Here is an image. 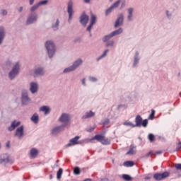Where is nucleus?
Wrapping results in <instances>:
<instances>
[{
    "instance_id": "4d7b16f0",
    "label": "nucleus",
    "mask_w": 181,
    "mask_h": 181,
    "mask_svg": "<svg viewBox=\"0 0 181 181\" xmlns=\"http://www.w3.org/2000/svg\"><path fill=\"white\" fill-rule=\"evenodd\" d=\"M22 11H23V6H20L18 8V12H19L21 13V12H22Z\"/></svg>"
},
{
    "instance_id": "412c9836",
    "label": "nucleus",
    "mask_w": 181,
    "mask_h": 181,
    "mask_svg": "<svg viewBox=\"0 0 181 181\" xmlns=\"http://www.w3.org/2000/svg\"><path fill=\"white\" fill-rule=\"evenodd\" d=\"M19 125H21V122H16V120H13L11 122V126L8 127V131H9V132H12V131H14L16 128H18V127H19Z\"/></svg>"
},
{
    "instance_id": "c756f323",
    "label": "nucleus",
    "mask_w": 181,
    "mask_h": 181,
    "mask_svg": "<svg viewBox=\"0 0 181 181\" xmlns=\"http://www.w3.org/2000/svg\"><path fill=\"white\" fill-rule=\"evenodd\" d=\"M31 121H33V122H34V124H37L39 122V115H37V113H35L31 117Z\"/></svg>"
},
{
    "instance_id": "6e6552de",
    "label": "nucleus",
    "mask_w": 181,
    "mask_h": 181,
    "mask_svg": "<svg viewBox=\"0 0 181 181\" xmlns=\"http://www.w3.org/2000/svg\"><path fill=\"white\" fill-rule=\"evenodd\" d=\"M45 73L46 71H45V67L36 66L33 69V77H34V78H36L37 77H42L45 76Z\"/></svg>"
},
{
    "instance_id": "b1692460",
    "label": "nucleus",
    "mask_w": 181,
    "mask_h": 181,
    "mask_svg": "<svg viewBox=\"0 0 181 181\" xmlns=\"http://www.w3.org/2000/svg\"><path fill=\"white\" fill-rule=\"evenodd\" d=\"M95 115V112L90 110L86 112L83 116L82 119H88V118H93Z\"/></svg>"
},
{
    "instance_id": "473e14b6",
    "label": "nucleus",
    "mask_w": 181,
    "mask_h": 181,
    "mask_svg": "<svg viewBox=\"0 0 181 181\" xmlns=\"http://www.w3.org/2000/svg\"><path fill=\"white\" fill-rule=\"evenodd\" d=\"M37 149L36 148H32L30 151V155L31 156V158H36V156H37Z\"/></svg>"
},
{
    "instance_id": "13d9d810",
    "label": "nucleus",
    "mask_w": 181,
    "mask_h": 181,
    "mask_svg": "<svg viewBox=\"0 0 181 181\" xmlns=\"http://www.w3.org/2000/svg\"><path fill=\"white\" fill-rule=\"evenodd\" d=\"M181 148V141L178 143V146L176 148V151H179Z\"/></svg>"
},
{
    "instance_id": "79ce46f5",
    "label": "nucleus",
    "mask_w": 181,
    "mask_h": 181,
    "mask_svg": "<svg viewBox=\"0 0 181 181\" xmlns=\"http://www.w3.org/2000/svg\"><path fill=\"white\" fill-rule=\"evenodd\" d=\"M120 4H121V0H117L111 6L113 7V9H115V8H118Z\"/></svg>"
},
{
    "instance_id": "09e8293b",
    "label": "nucleus",
    "mask_w": 181,
    "mask_h": 181,
    "mask_svg": "<svg viewBox=\"0 0 181 181\" xmlns=\"http://www.w3.org/2000/svg\"><path fill=\"white\" fill-rule=\"evenodd\" d=\"M154 117H155V110H151V113L148 117V119H153Z\"/></svg>"
},
{
    "instance_id": "a211bd4d",
    "label": "nucleus",
    "mask_w": 181,
    "mask_h": 181,
    "mask_svg": "<svg viewBox=\"0 0 181 181\" xmlns=\"http://www.w3.org/2000/svg\"><path fill=\"white\" fill-rule=\"evenodd\" d=\"M134 8L132 7H130L127 8V21L128 22H132L134 21Z\"/></svg>"
},
{
    "instance_id": "0eeeda50",
    "label": "nucleus",
    "mask_w": 181,
    "mask_h": 181,
    "mask_svg": "<svg viewBox=\"0 0 181 181\" xmlns=\"http://www.w3.org/2000/svg\"><path fill=\"white\" fill-rule=\"evenodd\" d=\"M32 103V99L29 97L28 90H24L21 93V104L22 105H28Z\"/></svg>"
},
{
    "instance_id": "f8f14e48",
    "label": "nucleus",
    "mask_w": 181,
    "mask_h": 181,
    "mask_svg": "<svg viewBox=\"0 0 181 181\" xmlns=\"http://www.w3.org/2000/svg\"><path fill=\"white\" fill-rule=\"evenodd\" d=\"M141 61V55L139 51H136L133 56V62H132V68L136 69L138 65L139 64V62Z\"/></svg>"
},
{
    "instance_id": "a878e982",
    "label": "nucleus",
    "mask_w": 181,
    "mask_h": 181,
    "mask_svg": "<svg viewBox=\"0 0 181 181\" xmlns=\"http://www.w3.org/2000/svg\"><path fill=\"white\" fill-rule=\"evenodd\" d=\"M124 33V29L122 28H119L117 30H114L113 32L110 33H112V35L113 36H119V35H121Z\"/></svg>"
},
{
    "instance_id": "ea45409f",
    "label": "nucleus",
    "mask_w": 181,
    "mask_h": 181,
    "mask_svg": "<svg viewBox=\"0 0 181 181\" xmlns=\"http://www.w3.org/2000/svg\"><path fill=\"white\" fill-rule=\"evenodd\" d=\"M47 4H49V0H42L37 3L38 6H43L45 5H47Z\"/></svg>"
},
{
    "instance_id": "7c9ffc66",
    "label": "nucleus",
    "mask_w": 181,
    "mask_h": 181,
    "mask_svg": "<svg viewBox=\"0 0 181 181\" xmlns=\"http://www.w3.org/2000/svg\"><path fill=\"white\" fill-rule=\"evenodd\" d=\"M165 15H166L167 19H168V21H171V19H173V11H170V10H166Z\"/></svg>"
},
{
    "instance_id": "2f4dec72",
    "label": "nucleus",
    "mask_w": 181,
    "mask_h": 181,
    "mask_svg": "<svg viewBox=\"0 0 181 181\" xmlns=\"http://www.w3.org/2000/svg\"><path fill=\"white\" fill-rule=\"evenodd\" d=\"M112 37H113L112 34L110 33V34L105 35L102 40L104 43L109 42L110 39H112Z\"/></svg>"
},
{
    "instance_id": "f3484780",
    "label": "nucleus",
    "mask_w": 181,
    "mask_h": 181,
    "mask_svg": "<svg viewBox=\"0 0 181 181\" xmlns=\"http://www.w3.org/2000/svg\"><path fill=\"white\" fill-rule=\"evenodd\" d=\"M5 37H6V30H5V27L0 26V46L4 43Z\"/></svg>"
},
{
    "instance_id": "864d4df0",
    "label": "nucleus",
    "mask_w": 181,
    "mask_h": 181,
    "mask_svg": "<svg viewBox=\"0 0 181 181\" xmlns=\"http://www.w3.org/2000/svg\"><path fill=\"white\" fill-rule=\"evenodd\" d=\"M93 26V25L90 24V25L87 27V28H86V32H91V29H92Z\"/></svg>"
},
{
    "instance_id": "0e129e2a",
    "label": "nucleus",
    "mask_w": 181,
    "mask_h": 181,
    "mask_svg": "<svg viewBox=\"0 0 181 181\" xmlns=\"http://www.w3.org/2000/svg\"><path fill=\"white\" fill-rule=\"evenodd\" d=\"M151 153H152V151L148 152V153L146 155V158H149V156H151Z\"/></svg>"
},
{
    "instance_id": "e2e57ef3",
    "label": "nucleus",
    "mask_w": 181,
    "mask_h": 181,
    "mask_svg": "<svg viewBox=\"0 0 181 181\" xmlns=\"http://www.w3.org/2000/svg\"><path fill=\"white\" fill-rule=\"evenodd\" d=\"M83 2L85 4H90V2H91V0H83Z\"/></svg>"
},
{
    "instance_id": "1a4fd4ad",
    "label": "nucleus",
    "mask_w": 181,
    "mask_h": 181,
    "mask_svg": "<svg viewBox=\"0 0 181 181\" xmlns=\"http://www.w3.org/2000/svg\"><path fill=\"white\" fill-rule=\"evenodd\" d=\"M37 13H30L28 14L27 17V20L25 22V25L29 26V25H33L35 22H37Z\"/></svg>"
},
{
    "instance_id": "393cba45",
    "label": "nucleus",
    "mask_w": 181,
    "mask_h": 181,
    "mask_svg": "<svg viewBox=\"0 0 181 181\" xmlns=\"http://www.w3.org/2000/svg\"><path fill=\"white\" fill-rule=\"evenodd\" d=\"M40 111L44 112L45 115H49V114H50V107H49V106L44 105L40 108Z\"/></svg>"
},
{
    "instance_id": "a19ab883",
    "label": "nucleus",
    "mask_w": 181,
    "mask_h": 181,
    "mask_svg": "<svg viewBox=\"0 0 181 181\" xmlns=\"http://www.w3.org/2000/svg\"><path fill=\"white\" fill-rule=\"evenodd\" d=\"M62 175H63V169L59 168L57 173V178L62 179Z\"/></svg>"
},
{
    "instance_id": "3c124183",
    "label": "nucleus",
    "mask_w": 181,
    "mask_h": 181,
    "mask_svg": "<svg viewBox=\"0 0 181 181\" xmlns=\"http://www.w3.org/2000/svg\"><path fill=\"white\" fill-rule=\"evenodd\" d=\"M81 84H82V86H83V87H87V83H86V78H82L81 81Z\"/></svg>"
},
{
    "instance_id": "de8ad7c7",
    "label": "nucleus",
    "mask_w": 181,
    "mask_h": 181,
    "mask_svg": "<svg viewBox=\"0 0 181 181\" xmlns=\"http://www.w3.org/2000/svg\"><path fill=\"white\" fill-rule=\"evenodd\" d=\"M102 125H108V124H110V119L108 118H106V119H104L103 120H102Z\"/></svg>"
},
{
    "instance_id": "f704fd0d",
    "label": "nucleus",
    "mask_w": 181,
    "mask_h": 181,
    "mask_svg": "<svg viewBox=\"0 0 181 181\" xmlns=\"http://www.w3.org/2000/svg\"><path fill=\"white\" fill-rule=\"evenodd\" d=\"M39 4H35L33 6H31V8H30V11L31 12V13H35V11H37V9H39Z\"/></svg>"
},
{
    "instance_id": "4468645a",
    "label": "nucleus",
    "mask_w": 181,
    "mask_h": 181,
    "mask_svg": "<svg viewBox=\"0 0 181 181\" xmlns=\"http://www.w3.org/2000/svg\"><path fill=\"white\" fill-rule=\"evenodd\" d=\"M25 127L23 125L20 126L18 128L16 129L15 132V136H17L18 139H22V136L25 135Z\"/></svg>"
},
{
    "instance_id": "bf43d9fd",
    "label": "nucleus",
    "mask_w": 181,
    "mask_h": 181,
    "mask_svg": "<svg viewBox=\"0 0 181 181\" xmlns=\"http://www.w3.org/2000/svg\"><path fill=\"white\" fill-rule=\"evenodd\" d=\"M6 148H10V146H11V142H10V141H7V142L6 143Z\"/></svg>"
},
{
    "instance_id": "4be33fe9",
    "label": "nucleus",
    "mask_w": 181,
    "mask_h": 181,
    "mask_svg": "<svg viewBox=\"0 0 181 181\" xmlns=\"http://www.w3.org/2000/svg\"><path fill=\"white\" fill-rule=\"evenodd\" d=\"M136 153V146L132 144L129 146V151L126 153V155H129L132 156V155H135Z\"/></svg>"
},
{
    "instance_id": "5701e85b",
    "label": "nucleus",
    "mask_w": 181,
    "mask_h": 181,
    "mask_svg": "<svg viewBox=\"0 0 181 181\" xmlns=\"http://www.w3.org/2000/svg\"><path fill=\"white\" fill-rule=\"evenodd\" d=\"M83 64V59L81 58H79L76 59L72 64V67L75 69L77 70L78 67H80Z\"/></svg>"
},
{
    "instance_id": "ddd939ff",
    "label": "nucleus",
    "mask_w": 181,
    "mask_h": 181,
    "mask_svg": "<svg viewBox=\"0 0 181 181\" xmlns=\"http://www.w3.org/2000/svg\"><path fill=\"white\" fill-rule=\"evenodd\" d=\"M166 177H169V172L165 171L163 173H156L153 175V179L155 180H163V179H166Z\"/></svg>"
},
{
    "instance_id": "052dcab7",
    "label": "nucleus",
    "mask_w": 181,
    "mask_h": 181,
    "mask_svg": "<svg viewBox=\"0 0 181 181\" xmlns=\"http://www.w3.org/2000/svg\"><path fill=\"white\" fill-rule=\"evenodd\" d=\"M35 4V0H29V5H33Z\"/></svg>"
},
{
    "instance_id": "dca6fc26",
    "label": "nucleus",
    "mask_w": 181,
    "mask_h": 181,
    "mask_svg": "<svg viewBox=\"0 0 181 181\" xmlns=\"http://www.w3.org/2000/svg\"><path fill=\"white\" fill-rule=\"evenodd\" d=\"M37 90H39V86L37 85V82H30V91L31 94H36V93H37Z\"/></svg>"
},
{
    "instance_id": "e433bc0d",
    "label": "nucleus",
    "mask_w": 181,
    "mask_h": 181,
    "mask_svg": "<svg viewBox=\"0 0 181 181\" xmlns=\"http://www.w3.org/2000/svg\"><path fill=\"white\" fill-rule=\"evenodd\" d=\"M122 125H124V127H131L132 128H135V124H134L132 122L128 120L123 122Z\"/></svg>"
},
{
    "instance_id": "72a5a7b5",
    "label": "nucleus",
    "mask_w": 181,
    "mask_h": 181,
    "mask_svg": "<svg viewBox=\"0 0 181 181\" xmlns=\"http://www.w3.org/2000/svg\"><path fill=\"white\" fill-rule=\"evenodd\" d=\"M95 22H97V16L94 14H91L90 24L94 26V25H95Z\"/></svg>"
},
{
    "instance_id": "603ef678",
    "label": "nucleus",
    "mask_w": 181,
    "mask_h": 181,
    "mask_svg": "<svg viewBox=\"0 0 181 181\" xmlns=\"http://www.w3.org/2000/svg\"><path fill=\"white\" fill-rule=\"evenodd\" d=\"M122 108H124V109L127 108V105H119L118 107H117V110H121Z\"/></svg>"
},
{
    "instance_id": "774afa93",
    "label": "nucleus",
    "mask_w": 181,
    "mask_h": 181,
    "mask_svg": "<svg viewBox=\"0 0 181 181\" xmlns=\"http://www.w3.org/2000/svg\"><path fill=\"white\" fill-rule=\"evenodd\" d=\"M88 33H89L90 37H91V36H93V34L91 33V31H90V32H88Z\"/></svg>"
},
{
    "instance_id": "58836bf2",
    "label": "nucleus",
    "mask_w": 181,
    "mask_h": 181,
    "mask_svg": "<svg viewBox=\"0 0 181 181\" xmlns=\"http://www.w3.org/2000/svg\"><path fill=\"white\" fill-rule=\"evenodd\" d=\"M122 179L126 181H131L132 180V177L128 174H123L122 175Z\"/></svg>"
},
{
    "instance_id": "423d86ee",
    "label": "nucleus",
    "mask_w": 181,
    "mask_h": 181,
    "mask_svg": "<svg viewBox=\"0 0 181 181\" xmlns=\"http://www.w3.org/2000/svg\"><path fill=\"white\" fill-rule=\"evenodd\" d=\"M13 159H12L7 153L0 154V165H12Z\"/></svg>"
},
{
    "instance_id": "2eb2a0df",
    "label": "nucleus",
    "mask_w": 181,
    "mask_h": 181,
    "mask_svg": "<svg viewBox=\"0 0 181 181\" xmlns=\"http://www.w3.org/2000/svg\"><path fill=\"white\" fill-rule=\"evenodd\" d=\"M90 18L86 13H83L82 15L80 16L79 22L81 24L82 26H87V24L88 23Z\"/></svg>"
},
{
    "instance_id": "bb28decb",
    "label": "nucleus",
    "mask_w": 181,
    "mask_h": 181,
    "mask_svg": "<svg viewBox=\"0 0 181 181\" xmlns=\"http://www.w3.org/2000/svg\"><path fill=\"white\" fill-rule=\"evenodd\" d=\"M109 52L110 49H105L103 53L96 58V62H100V60H103V59H104V57H105L107 54H108Z\"/></svg>"
},
{
    "instance_id": "69168bd1",
    "label": "nucleus",
    "mask_w": 181,
    "mask_h": 181,
    "mask_svg": "<svg viewBox=\"0 0 181 181\" xmlns=\"http://www.w3.org/2000/svg\"><path fill=\"white\" fill-rule=\"evenodd\" d=\"M95 127H92L88 130V132H93V131H94Z\"/></svg>"
},
{
    "instance_id": "c9c22d12",
    "label": "nucleus",
    "mask_w": 181,
    "mask_h": 181,
    "mask_svg": "<svg viewBox=\"0 0 181 181\" xmlns=\"http://www.w3.org/2000/svg\"><path fill=\"white\" fill-rule=\"evenodd\" d=\"M135 163L134 161H126L123 163V166H125L126 168H132Z\"/></svg>"
},
{
    "instance_id": "f257e3e1",
    "label": "nucleus",
    "mask_w": 181,
    "mask_h": 181,
    "mask_svg": "<svg viewBox=\"0 0 181 181\" xmlns=\"http://www.w3.org/2000/svg\"><path fill=\"white\" fill-rule=\"evenodd\" d=\"M19 73H21V62H17L13 64L11 70L8 74L9 80H15L19 76Z\"/></svg>"
},
{
    "instance_id": "cd10ccee",
    "label": "nucleus",
    "mask_w": 181,
    "mask_h": 181,
    "mask_svg": "<svg viewBox=\"0 0 181 181\" xmlns=\"http://www.w3.org/2000/svg\"><path fill=\"white\" fill-rule=\"evenodd\" d=\"M60 25V21H59V19L56 20V22L54 23H52V28L53 29V30L56 31V30H59V26Z\"/></svg>"
},
{
    "instance_id": "9b49d317",
    "label": "nucleus",
    "mask_w": 181,
    "mask_h": 181,
    "mask_svg": "<svg viewBox=\"0 0 181 181\" xmlns=\"http://www.w3.org/2000/svg\"><path fill=\"white\" fill-rule=\"evenodd\" d=\"M79 139V136H76L74 138L70 139L69 143L66 144V147L69 148L70 146H74V145H78L79 144H88V142H83V141H84V139L78 141Z\"/></svg>"
},
{
    "instance_id": "c85d7f7f",
    "label": "nucleus",
    "mask_w": 181,
    "mask_h": 181,
    "mask_svg": "<svg viewBox=\"0 0 181 181\" xmlns=\"http://www.w3.org/2000/svg\"><path fill=\"white\" fill-rule=\"evenodd\" d=\"M75 71L76 69L73 67L72 65H71L70 66L65 68L63 71V73L66 74L67 73H71V71Z\"/></svg>"
},
{
    "instance_id": "338daca9",
    "label": "nucleus",
    "mask_w": 181,
    "mask_h": 181,
    "mask_svg": "<svg viewBox=\"0 0 181 181\" xmlns=\"http://www.w3.org/2000/svg\"><path fill=\"white\" fill-rule=\"evenodd\" d=\"M156 153L157 155H160L162 153V151H156Z\"/></svg>"
},
{
    "instance_id": "4c0bfd02",
    "label": "nucleus",
    "mask_w": 181,
    "mask_h": 181,
    "mask_svg": "<svg viewBox=\"0 0 181 181\" xmlns=\"http://www.w3.org/2000/svg\"><path fill=\"white\" fill-rule=\"evenodd\" d=\"M114 43H115L114 40H109L106 42L105 46V47H112V46H114Z\"/></svg>"
},
{
    "instance_id": "8fccbe9b",
    "label": "nucleus",
    "mask_w": 181,
    "mask_h": 181,
    "mask_svg": "<svg viewBox=\"0 0 181 181\" xmlns=\"http://www.w3.org/2000/svg\"><path fill=\"white\" fill-rule=\"evenodd\" d=\"M0 13L3 16H6V15H8V11L5 9H1V11H0Z\"/></svg>"
},
{
    "instance_id": "49530a36",
    "label": "nucleus",
    "mask_w": 181,
    "mask_h": 181,
    "mask_svg": "<svg viewBox=\"0 0 181 181\" xmlns=\"http://www.w3.org/2000/svg\"><path fill=\"white\" fill-rule=\"evenodd\" d=\"M148 138L150 142H153V141H155V135H153V134H149Z\"/></svg>"
},
{
    "instance_id": "5fc2aeb1",
    "label": "nucleus",
    "mask_w": 181,
    "mask_h": 181,
    "mask_svg": "<svg viewBox=\"0 0 181 181\" xmlns=\"http://www.w3.org/2000/svg\"><path fill=\"white\" fill-rule=\"evenodd\" d=\"M6 66H11L12 64V62H11V60L7 59L6 62Z\"/></svg>"
},
{
    "instance_id": "39448f33",
    "label": "nucleus",
    "mask_w": 181,
    "mask_h": 181,
    "mask_svg": "<svg viewBox=\"0 0 181 181\" xmlns=\"http://www.w3.org/2000/svg\"><path fill=\"white\" fill-rule=\"evenodd\" d=\"M135 122L136 124H134V127L136 128L139 127H144V128H146L148 127V119H143L141 115H138L135 117Z\"/></svg>"
},
{
    "instance_id": "c03bdc74",
    "label": "nucleus",
    "mask_w": 181,
    "mask_h": 181,
    "mask_svg": "<svg viewBox=\"0 0 181 181\" xmlns=\"http://www.w3.org/2000/svg\"><path fill=\"white\" fill-rule=\"evenodd\" d=\"M88 80L91 83H97V81H98V79L96 77H94V76H89Z\"/></svg>"
},
{
    "instance_id": "6ab92c4d",
    "label": "nucleus",
    "mask_w": 181,
    "mask_h": 181,
    "mask_svg": "<svg viewBox=\"0 0 181 181\" xmlns=\"http://www.w3.org/2000/svg\"><path fill=\"white\" fill-rule=\"evenodd\" d=\"M122 23H124V14L120 13L115 23V28L122 26Z\"/></svg>"
},
{
    "instance_id": "6e6d98bb",
    "label": "nucleus",
    "mask_w": 181,
    "mask_h": 181,
    "mask_svg": "<svg viewBox=\"0 0 181 181\" xmlns=\"http://www.w3.org/2000/svg\"><path fill=\"white\" fill-rule=\"evenodd\" d=\"M124 8H125V2L124 1L122 3L119 9L122 10V9H124Z\"/></svg>"
},
{
    "instance_id": "aec40b11",
    "label": "nucleus",
    "mask_w": 181,
    "mask_h": 181,
    "mask_svg": "<svg viewBox=\"0 0 181 181\" xmlns=\"http://www.w3.org/2000/svg\"><path fill=\"white\" fill-rule=\"evenodd\" d=\"M64 128L63 126L59 125L54 127L52 130V135H57V134H60L62 131H64Z\"/></svg>"
},
{
    "instance_id": "680f3d73",
    "label": "nucleus",
    "mask_w": 181,
    "mask_h": 181,
    "mask_svg": "<svg viewBox=\"0 0 181 181\" xmlns=\"http://www.w3.org/2000/svg\"><path fill=\"white\" fill-rule=\"evenodd\" d=\"M144 180H151V177H149V176H146L145 177H144Z\"/></svg>"
},
{
    "instance_id": "a18cd8bd",
    "label": "nucleus",
    "mask_w": 181,
    "mask_h": 181,
    "mask_svg": "<svg viewBox=\"0 0 181 181\" xmlns=\"http://www.w3.org/2000/svg\"><path fill=\"white\" fill-rule=\"evenodd\" d=\"M81 170H80V168L75 167L74 169V175H80Z\"/></svg>"
},
{
    "instance_id": "37998d69",
    "label": "nucleus",
    "mask_w": 181,
    "mask_h": 181,
    "mask_svg": "<svg viewBox=\"0 0 181 181\" xmlns=\"http://www.w3.org/2000/svg\"><path fill=\"white\" fill-rule=\"evenodd\" d=\"M113 9H114L113 7L111 6L107 9H106L105 16H108V15H110V13H111V12H112Z\"/></svg>"
},
{
    "instance_id": "20e7f679",
    "label": "nucleus",
    "mask_w": 181,
    "mask_h": 181,
    "mask_svg": "<svg viewBox=\"0 0 181 181\" xmlns=\"http://www.w3.org/2000/svg\"><path fill=\"white\" fill-rule=\"evenodd\" d=\"M71 119V115L69 113H62L61 116L59 117L58 121L61 122L62 126L64 128L68 127L70 124V120Z\"/></svg>"
},
{
    "instance_id": "9d476101",
    "label": "nucleus",
    "mask_w": 181,
    "mask_h": 181,
    "mask_svg": "<svg viewBox=\"0 0 181 181\" xmlns=\"http://www.w3.org/2000/svg\"><path fill=\"white\" fill-rule=\"evenodd\" d=\"M73 5H74L73 0H69L67 3V13L69 14V18H68L69 23H71V19H73V13H74Z\"/></svg>"
},
{
    "instance_id": "f03ea898",
    "label": "nucleus",
    "mask_w": 181,
    "mask_h": 181,
    "mask_svg": "<svg viewBox=\"0 0 181 181\" xmlns=\"http://www.w3.org/2000/svg\"><path fill=\"white\" fill-rule=\"evenodd\" d=\"M96 140L98 142H100L102 145H110L111 141L108 139V138L103 136L101 134H96L95 136L92 137L91 139H85L83 140V142H91V141Z\"/></svg>"
},
{
    "instance_id": "7ed1b4c3",
    "label": "nucleus",
    "mask_w": 181,
    "mask_h": 181,
    "mask_svg": "<svg viewBox=\"0 0 181 181\" xmlns=\"http://www.w3.org/2000/svg\"><path fill=\"white\" fill-rule=\"evenodd\" d=\"M45 47L47 49L48 57L52 59L54 56V53H56V46L53 41H47L45 42Z\"/></svg>"
}]
</instances>
